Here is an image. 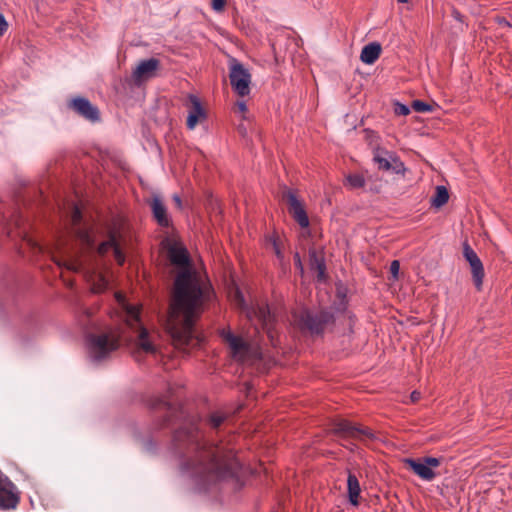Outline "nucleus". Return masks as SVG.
<instances>
[{
	"label": "nucleus",
	"instance_id": "1",
	"mask_svg": "<svg viewBox=\"0 0 512 512\" xmlns=\"http://www.w3.org/2000/svg\"><path fill=\"white\" fill-rule=\"evenodd\" d=\"M173 448L181 470L203 486L234 477L240 467L233 450L209 444L195 422L174 433Z\"/></svg>",
	"mask_w": 512,
	"mask_h": 512
},
{
	"label": "nucleus",
	"instance_id": "2",
	"mask_svg": "<svg viewBox=\"0 0 512 512\" xmlns=\"http://www.w3.org/2000/svg\"><path fill=\"white\" fill-rule=\"evenodd\" d=\"M173 291L166 330L172 339L173 345L177 349L187 351L198 347L202 342V337L198 333L195 323L203 310L204 303L211 298V292L214 290Z\"/></svg>",
	"mask_w": 512,
	"mask_h": 512
},
{
	"label": "nucleus",
	"instance_id": "3",
	"mask_svg": "<svg viewBox=\"0 0 512 512\" xmlns=\"http://www.w3.org/2000/svg\"><path fill=\"white\" fill-rule=\"evenodd\" d=\"M94 315L95 308L83 306L77 321L86 334L90 357L94 361H101L119 347V336L114 331L97 334L102 330V325Z\"/></svg>",
	"mask_w": 512,
	"mask_h": 512
},
{
	"label": "nucleus",
	"instance_id": "4",
	"mask_svg": "<svg viewBox=\"0 0 512 512\" xmlns=\"http://www.w3.org/2000/svg\"><path fill=\"white\" fill-rule=\"evenodd\" d=\"M115 299L124 314L126 325L133 334L136 352L155 355L159 348L157 343V334L155 332L148 331L143 326L140 319L141 306L129 303L125 295L122 293V290H116Z\"/></svg>",
	"mask_w": 512,
	"mask_h": 512
},
{
	"label": "nucleus",
	"instance_id": "5",
	"mask_svg": "<svg viewBox=\"0 0 512 512\" xmlns=\"http://www.w3.org/2000/svg\"><path fill=\"white\" fill-rule=\"evenodd\" d=\"M228 297L232 304L238 308L241 313L245 314L250 321L256 319L261 324L262 328L267 330L268 334H270L273 316L267 305L259 303L249 304L242 290L239 289L230 290Z\"/></svg>",
	"mask_w": 512,
	"mask_h": 512
},
{
	"label": "nucleus",
	"instance_id": "6",
	"mask_svg": "<svg viewBox=\"0 0 512 512\" xmlns=\"http://www.w3.org/2000/svg\"><path fill=\"white\" fill-rule=\"evenodd\" d=\"M293 321L302 331H307L311 334H321L334 322V315L326 307H322L316 313L302 309L293 314Z\"/></svg>",
	"mask_w": 512,
	"mask_h": 512
},
{
	"label": "nucleus",
	"instance_id": "7",
	"mask_svg": "<svg viewBox=\"0 0 512 512\" xmlns=\"http://www.w3.org/2000/svg\"><path fill=\"white\" fill-rule=\"evenodd\" d=\"M331 432L344 439H353L364 443L376 439L375 433L368 427L356 425L346 419H336L332 422Z\"/></svg>",
	"mask_w": 512,
	"mask_h": 512
},
{
	"label": "nucleus",
	"instance_id": "8",
	"mask_svg": "<svg viewBox=\"0 0 512 512\" xmlns=\"http://www.w3.org/2000/svg\"><path fill=\"white\" fill-rule=\"evenodd\" d=\"M223 338L228 344L231 355L235 360L254 363L262 358L260 349L256 346L249 345L242 338L230 332L224 333Z\"/></svg>",
	"mask_w": 512,
	"mask_h": 512
},
{
	"label": "nucleus",
	"instance_id": "9",
	"mask_svg": "<svg viewBox=\"0 0 512 512\" xmlns=\"http://www.w3.org/2000/svg\"><path fill=\"white\" fill-rule=\"evenodd\" d=\"M174 276L172 288H205L204 276L192 262L176 270H171Z\"/></svg>",
	"mask_w": 512,
	"mask_h": 512
},
{
	"label": "nucleus",
	"instance_id": "10",
	"mask_svg": "<svg viewBox=\"0 0 512 512\" xmlns=\"http://www.w3.org/2000/svg\"><path fill=\"white\" fill-rule=\"evenodd\" d=\"M229 80L233 91L240 97L250 93L251 74L235 58L230 60Z\"/></svg>",
	"mask_w": 512,
	"mask_h": 512
},
{
	"label": "nucleus",
	"instance_id": "11",
	"mask_svg": "<svg viewBox=\"0 0 512 512\" xmlns=\"http://www.w3.org/2000/svg\"><path fill=\"white\" fill-rule=\"evenodd\" d=\"M405 465L414 474L424 481H433L438 475L435 471L441 464V458L436 457H422L419 459L407 458L404 460Z\"/></svg>",
	"mask_w": 512,
	"mask_h": 512
},
{
	"label": "nucleus",
	"instance_id": "12",
	"mask_svg": "<svg viewBox=\"0 0 512 512\" xmlns=\"http://www.w3.org/2000/svg\"><path fill=\"white\" fill-rule=\"evenodd\" d=\"M282 198L288 204V212L301 228L309 227V217L305 210V205L297 196V191L286 188L282 192Z\"/></svg>",
	"mask_w": 512,
	"mask_h": 512
},
{
	"label": "nucleus",
	"instance_id": "13",
	"mask_svg": "<svg viewBox=\"0 0 512 512\" xmlns=\"http://www.w3.org/2000/svg\"><path fill=\"white\" fill-rule=\"evenodd\" d=\"M20 501L16 485L0 471V509H15Z\"/></svg>",
	"mask_w": 512,
	"mask_h": 512
},
{
	"label": "nucleus",
	"instance_id": "14",
	"mask_svg": "<svg viewBox=\"0 0 512 512\" xmlns=\"http://www.w3.org/2000/svg\"><path fill=\"white\" fill-rule=\"evenodd\" d=\"M160 65L161 62L157 58L141 61L132 74L135 84L140 85L142 82L155 77Z\"/></svg>",
	"mask_w": 512,
	"mask_h": 512
},
{
	"label": "nucleus",
	"instance_id": "15",
	"mask_svg": "<svg viewBox=\"0 0 512 512\" xmlns=\"http://www.w3.org/2000/svg\"><path fill=\"white\" fill-rule=\"evenodd\" d=\"M309 268L315 274L318 283L326 282L328 275L325 254L322 249H316L315 247L309 249Z\"/></svg>",
	"mask_w": 512,
	"mask_h": 512
},
{
	"label": "nucleus",
	"instance_id": "16",
	"mask_svg": "<svg viewBox=\"0 0 512 512\" xmlns=\"http://www.w3.org/2000/svg\"><path fill=\"white\" fill-rule=\"evenodd\" d=\"M113 250L114 257L118 265L122 266L125 262V255L121 250L118 233L114 230L108 232V239L102 242L98 248L97 253L99 256H105L110 250Z\"/></svg>",
	"mask_w": 512,
	"mask_h": 512
},
{
	"label": "nucleus",
	"instance_id": "17",
	"mask_svg": "<svg viewBox=\"0 0 512 512\" xmlns=\"http://www.w3.org/2000/svg\"><path fill=\"white\" fill-rule=\"evenodd\" d=\"M463 254L470 264L474 285L480 287L484 277V269L481 260L467 242L463 245Z\"/></svg>",
	"mask_w": 512,
	"mask_h": 512
},
{
	"label": "nucleus",
	"instance_id": "18",
	"mask_svg": "<svg viewBox=\"0 0 512 512\" xmlns=\"http://www.w3.org/2000/svg\"><path fill=\"white\" fill-rule=\"evenodd\" d=\"M72 108L80 116L86 118L91 122H96L100 119V113L97 107L92 105L90 101L83 97H76L70 103Z\"/></svg>",
	"mask_w": 512,
	"mask_h": 512
},
{
	"label": "nucleus",
	"instance_id": "19",
	"mask_svg": "<svg viewBox=\"0 0 512 512\" xmlns=\"http://www.w3.org/2000/svg\"><path fill=\"white\" fill-rule=\"evenodd\" d=\"M188 100L190 107L186 124L188 129L192 130L198 123H202L207 119V112L197 96L190 94Z\"/></svg>",
	"mask_w": 512,
	"mask_h": 512
},
{
	"label": "nucleus",
	"instance_id": "20",
	"mask_svg": "<svg viewBox=\"0 0 512 512\" xmlns=\"http://www.w3.org/2000/svg\"><path fill=\"white\" fill-rule=\"evenodd\" d=\"M317 296L321 304L326 298H333V302L329 309H333L336 312H344L346 309V293L343 290H320V293H318Z\"/></svg>",
	"mask_w": 512,
	"mask_h": 512
},
{
	"label": "nucleus",
	"instance_id": "21",
	"mask_svg": "<svg viewBox=\"0 0 512 512\" xmlns=\"http://www.w3.org/2000/svg\"><path fill=\"white\" fill-rule=\"evenodd\" d=\"M168 258L173 266L172 270H176L193 262L187 249L177 245H169Z\"/></svg>",
	"mask_w": 512,
	"mask_h": 512
},
{
	"label": "nucleus",
	"instance_id": "22",
	"mask_svg": "<svg viewBox=\"0 0 512 512\" xmlns=\"http://www.w3.org/2000/svg\"><path fill=\"white\" fill-rule=\"evenodd\" d=\"M150 207L153 218L159 226L164 228L171 226V220L167 214V209L159 197L155 196L152 198Z\"/></svg>",
	"mask_w": 512,
	"mask_h": 512
},
{
	"label": "nucleus",
	"instance_id": "23",
	"mask_svg": "<svg viewBox=\"0 0 512 512\" xmlns=\"http://www.w3.org/2000/svg\"><path fill=\"white\" fill-rule=\"evenodd\" d=\"M347 490L349 502L353 506H358L360 503V483L356 475L349 473L347 478Z\"/></svg>",
	"mask_w": 512,
	"mask_h": 512
},
{
	"label": "nucleus",
	"instance_id": "24",
	"mask_svg": "<svg viewBox=\"0 0 512 512\" xmlns=\"http://www.w3.org/2000/svg\"><path fill=\"white\" fill-rule=\"evenodd\" d=\"M380 53L381 45L373 42L363 47L360 59L366 64H373L379 58Z\"/></svg>",
	"mask_w": 512,
	"mask_h": 512
},
{
	"label": "nucleus",
	"instance_id": "25",
	"mask_svg": "<svg viewBox=\"0 0 512 512\" xmlns=\"http://www.w3.org/2000/svg\"><path fill=\"white\" fill-rule=\"evenodd\" d=\"M152 406L155 409H162L166 413L163 417L161 426L168 425V423L171 421V417L176 413V408L166 398H158L154 400Z\"/></svg>",
	"mask_w": 512,
	"mask_h": 512
},
{
	"label": "nucleus",
	"instance_id": "26",
	"mask_svg": "<svg viewBox=\"0 0 512 512\" xmlns=\"http://www.w3.org/2000/svg\"><path fill=\"white\" fill-rule=\"evenodd\" d=\"M449 200V192L445 186H437L434 196L431 198V205L440 208Z\"/></svg>",
	"mask_w": 512,
	"mask_h": 512
},
{
	"label": "nucleus",
	"instance_id": "27",
	"mask_svg": "<svg viewBox=\"0 0 512 512\" xmlns=\"http://www.w3.org/2000/svg\"><path fill=\"white\" fill-rule=\"evenodd\" d=\"M267 244L271 245L273 252L277 256L278 259L283 258V253L281 250V241L279 236L274 232L271 236L266 238Z\"/></svg>",
	"mask_w": 512,
	"mask_h": 512
},
{
	"label": "nucleus",
	"instance_id": "28",
	"mask_svg": "<svg viewBox=\"0 0 512 512\" xmlns=\"http://www.w3.org/2000/svg\"><path fill=\"white\" fill-rule=\"evenodd\" d=\"M225 420H226L225 414L220 413V412H214L208 418V425L212 429H218Z\"/></svg>",
	"mask_w": 512,
	"mask_h": 512
},
{
	"label": "nucleus",
	"instance_id": "29",
	"mask_svg": "<svg viewBox=\"0 0 512 512\" xmlns=\"http://www.w3.org/2000/svg\"><path fill=\"white\" fill-rule=\"evenodd\" d=\"M346 182L351 188H362L365 185V179L362 175L351 174L346 177Z\"/></svg>",
	"mask_w": 512,
	"mask_h": 512
},
{
	"label": "nucleus",
	"instance_id": "30",
	"mask_svg": "<svg viewBox=\"0 0 512 512\" xmlns=\"http://www.w3.org/2000/svg\"><path fill=\"white\" fill-rule=\"evenodd\" d=\"M59 267L64 266L67 270L78 272L81 270L82 264L79 260L73 259L69 261H55Z\"/></svg>",
	"mask_w": 512,
	"mask_h": 512
},
{
	"label": "nucleus",
	"instance_id": "31",
	"mask_svg": "<svg viewBox=\"0 0 512 512\" xmlns=\"http://www.w3.org/2000/svg\"><path fill=\"white\" fill-rule=\"evenodd\" d=\"M411 107L416 112H428L433 110V106L430 104H427L421 100H414L411 104Z\"/></svg>",
	"mask_w": 512,
	"mask_h": 512
},
{
	"label": "nucleus",
	"instance_id": "32",
	"mask_svg": "<svg viewBox=\"0 0 512 512\" xmlns=\"http://www.w3.org/2000/svg\"><path fill=\"white\" fill-rule=\"evenodd\" d=\"M390 158L392 163L391 169L397 174H404L406 171L404 163L396 156H390Z\"/></svg>",
	"mask_w": 512,
	"mask_h": 512
},
{
	"label": "nucleus",
	"instance_id": "33",
	"mask_svg": "<svg viewBox=\"0 0 512 512\" xmlns=\"http://www.w3.org/2000/svg\"><path fill=\"white\" fill-rule=\"evenodd\" d=\"M374 161L378 164V168L380 170L388 171L391 169L392 163L387 158H384L378 154H375Z\"/></svg>",
	"mask_w": 512,
	"mask_h": 512
},
{
	"label": "nucleus",
	"instance_id": "34",
	"mask_svg": "<svg viewBox=\"0 0 512 512\" xmlns=\"http://www.w3.org/2000/svg\"><path fill=\"white\" fill-rule=\"evenodd\" d=\"M394 113L398 116H406L410 113V109L406 105H404L400 102H395L394 103Z\"/></svg>",
	"mask_w": 512,
	"mask_h": 512
},
{
	"label": "nucleus",
	"instance_id": "35",
	"mask_svg": "<svg viewBox=\"0 0 512 512\" xmlns=\"http://www.w3.org/2000/svg\"><path fill=\"white\" fill-rule=\"evenodd\" d=\"M399 271H400V262L398 260H393L390 264V273L394 280L399 279Z\"/></svg>",
	"mask_w": 512,
	"mask_h": 512
},
{
	"label": "nucleus",
	"instance_id": "36",
	"mask_svg": "<svg viewBox=\"0 0 512 512\" xmlns=\"http://www.w3.org/2000/svg\"><path fill=\"white\" fill-rule=\"evenodd\" d=\"M81 219H82L81 210L77 206H74L72 215H71L72 223L74 225H78L80 223Z\"/></svg>",
	"mask_w": 512,
	"mask_h": 512
},
{
	"label": "nucleus",
	"instance_id": "37",
	"mask_svg": "<svg viewBox=\"0 0 512 512\" xmlns=\"http://www.w3.org/2000/svg\"><path fill=\"white\" fill-rule=\"evenodd\" d=\"M227 0H212V8L215 11H223L226 6Z\"/></svg>",
	"mask_w": 512,
	"mask_h": 512
},
{
	"label": "nucleus",
	"instance_id": "38",
	"mask_svg": "<svg viewBox=\"0 0 512 512\" xmlns=\"http://www.w3.org/2000/svg\"><path fill=\"white\" fill-rule=\"evenodd\" d=\"M235 109L239 113L245 115V113L247 112L246 103L244 101H237L236 104H235ZM243 118H245V116H243Z\"/></svg>",
	"mask_w": 512,
	"mask_h": 512
},
{
	"label": "nucleus",
	"instance_id": "39",
	"mask_svg": "<svg viewBox=\"0 0 512 512\" xmlns=\"http://www.w3.org/2000/svg\"><path fill=\"white\" fill-rule=\"evenodd\" d=\"M8 29V23L5 20L4 16L0 14V37L4 35V33Z\"/></svg>",
	"mask_w": 512,
	"mask_h": 512
},
{
	"label": "nucleus",
	"instance_id": "40",
	"mask_svg": "<svg viewBox=\"0 0 512 512\" xmlns=\"http://www.w3.org/2000/svg\"><path fill=\"white\" fill-rule=\"evenodd\" d=\"M294 263H295L296 268H298L300 270V272L303 273L304 268H303L300 254L298 252H296L294 254Z\"/></svg>",
	"mask_w": 512,
	"mask_h": 512
},
{
	"label": "nucleus",
	"instance_id": "41",
	"mask_svg": "<svg viewBox=\"0 0 512 512\" xmlns=\"http://www.w3.org/2000/svg\"><path fill=\"white\" fill-rule=\"evenodd\" d=\"M495 20L499 25H505L508 27H512V24L510 22H508L504 17L497 16Z\"/></svg>",
	"mask_w": 512,
	"mask_h": 512
},
{
	"label": "nucleus",
	"instance_id": "42",
	"mask_svg": "<svg viewBox=\"0 0 512 512\" xmlns=\"http://www.w3.org/2000/svg\"><path fill=\"white\" fill-rule=\"evenodd\" d=\"M172 199H173V201L175 202L176 206H177L179 209H182V200H181V197H180L178 194H174Z\"/></svg>",
	"mask_w": 512,
	"mask_h": 512
},
{
	"label": "nucleus",
	"instance_id": "43",
	"mask_svg": "<svg viewBox=\"0 0 512 512\" xmlns=\"http://www.w3.org/2000/svg\"><path fill=\"white\" fill-rule=\"evenodd\" d=\"M420 399V393L418 391H413L411 393V401L416 402Z\"/></svg>",
	"mask_w": 512,
	"mask_h": 512
},
{
	"label": "nucleus",
	"instance_id": "44",
	"mask_svg": "<svg viewBox=\"0 0 512 512\" xmlns=\"http://www.w3.org/2000/svg\"><path fill=\"white\" fill-rule=\"evenodd\" d=\"M238 131L243 137H245L247 134L246 129L242 125L238 126Z\"/></svg>",
	"mask_w": 512,
	"mask_h": 512
},
{
	"label": "nucleus",
	"instance_id": "45",
	"mask_svg": "<svg viewBox=\"0 0 512 512\" xmlns=\"http://www.w3.org/2000/svg\"><path fill=\"white\" fill-rule=\"evenodd\" d=\"M454 16L457 18V19H460V14L458 11H454Z\"/></svg>",
	"mask_w": 512,
	"mask_h": 512
},
{
	"label": "nucleus",
	"instance_id": "46",
	"mask_svg": "<svg viewBox=\"0 0 512 512\" xmlns=\"http://www.w3.org/2000/svg\"><path fill=\"white\" fill-rule=\"evenodd\" d=\"M399 3H407L408 0H397Z\"/></svg>",
	"mask_w": 512,
	"mask_h": 512
}]
</instances>
